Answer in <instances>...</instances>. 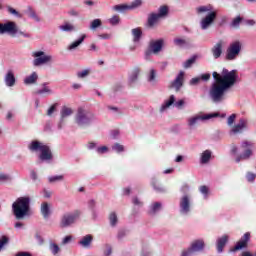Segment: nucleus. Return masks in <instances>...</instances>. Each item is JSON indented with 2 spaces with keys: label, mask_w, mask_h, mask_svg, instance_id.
I'll use <instances>...</instances> for the list:
<instances>
[{
  "label": "nucleus",
  "mask_w": 256,
  "mask_h": 256,
  "mask_svg": "<svg viewBox=\"0 0 256 256\" xmlns=\"http://www.w3.org/2000/svg\"><path fill=\"white\" fill-rule=\"evenodd\" d=\"M212 77L214 83L211 85L209 95L214 103H223L225 101V93L228 89H231L235 83H237V70H227L224 69L222 75L213 72Z\"/></svg>",
  "instance_id": "1"
},
{
  "label": "nucleus",
  "mask_w": 256,
  "mask_h": 256,
  "mask_svg": "<svg viewBox=\"0 0 256 256\" xmlns=\"http://www.w3.org/2000/svg\"><path fill=\"white\" fill-rule=\"evenodd\" d=\"M31 211V198L29 196L19 197L12 204V213L18 221L25 219Z\"/></svg>",
  "instance_id": "2"
},
{
  "label": "nucleus",
  "mask_w": 256,
  "mask_h": 256,
  "mask_svg": "<svg viewBox=\"0 0 256 256\" xmlns=\"http://www.w3.org/2000/svg\"><path fill=\"white\" fill-rule=\"evenodd\" d=\"M196 11L197 13H208L200 22L201 29H209L212 23H215V19H217V11H213V6L211 4L200 6Z\"/></svg>",
  "instance_id": "3"
},
{
  "label": "nucleus",
  "mask_w": 256,
  "mask_h": 256,
  "mask_svg": "<svg viewBox=\"0 0 256 256\" xmlns=\"http://www.w3.org/2000/svg\"><path fill=\"white\" fill-rule=\"evenodd\" d=\"M28 149L30 151H40V156L39 159L41 161H51V159H53V154L51 153V148H49V146L44 145L43 143L34 140L32 141L29 146Z\"/></svg>",
  "instance_id": "4"
},
{
  "label": "nucleus",
  "mask_w": 256,
  "mask_h": 256,
  "mask_svg": "<svg viewBox=\"0 0 256 256\" xmlns=\"http://www.w3.org/2000/svg\"><path fill=\"white\" fill-rule=\"evenodd\" d=\"M95 119V115L83 108H78L75 123L78 127H87Z\"/></svg>",
  "instance_id": "5"
},
{
  "label": "nucleus",
  "mask_w": 256,
  "mask_h": 256,
  "mask_svg": "<svg viewBox=\"0 0 256 256\" xmlns=\"http://www.w3.org/2000/svg\"><path fill=\"white\" fill-rule=\"evenodd\" d=\"M79 217H81V210H75L72 213L63 214L60 220L61 229H65V227H71V225H73L76 219H79Z\"/></svg>",
  "instance_id": "6"
},
{
  "label": "nucleus",
  "mask_w": 256,
  "mask_h": 256,
  "mask_svg": "<svg viewBox=\"0 0 256 256\" xmlns=\"http://www.w3.org/2000/svg\"><path fill=\"white\" fill-rule=\"evenodd\" d=\"M253 141L244 140L241 143V149H244V152L236 157V163H240L241 161H245L253 155Z\"/></svg>",
  "instance_id": "7"
},
{
  "label": "nucleus",
  "mask_w": 256,
  "mask_h": 256,
  "mask_svg": "<svg viewBox=\"0 0 256 256\" xmlns=\"http://www.w3.org/2000/svg\"><path fill=\"white\" fill-rule=\"evenodd\" d=\"M241 53V42L235 41L227 49L226 59L227 61H233L237 59V55Z\"/></svg>",
  "instance_id": "8"
},
{
  "label": "nucleus",
  "mask_w": 256,
  "mask_h": 256,
  "mask_svg": "<svg viewBox=\"0 0 256 256\" xmlns=\"http://www.w3.org/2000/svg\"><path fill=\"white\" fill-rule=\"evenodd\" d=\"M205 249V242L203 240H195L191 247L187 250H183L181 256H191L193 253L203 251Z\"/></svg>",
  "instance_id": "9"
},
{
  "label": "nucleus",
  "mask_w": 256,
  "mask_h": 256,
  "mask_svg": "<svg viewBox=\"0 0 256 256\" xmlns=\"http://www.w3.org/2000/svg\"><path fill=\"white\" fill-rule=\"evenodd\" d=\"M33 57H36V59L33 60V65L35 67H39V65H45V63H50V61L53 59V57L50 55H45V52L43 51L34 52Z\"/></svg>",
  "instance_id": "10"
},
{
  "label": "nucleus",
  "mask_w": 256,
  "mask_h": 256,
  "mask_svg": "<svg viewBox=\"0 0 256 256\" xmlns=\"http://www.w3.org/2000/svg\"><path fill=\"white\" fill-rule=\"evenodd\" d=\"M10 33V35H16L19 33V29L17 28V24L13 21L7 22L5 24L0 23V34Z\"/></svg>",
  "instance_id": "11"
},
{
  "label": "nucleus",
  "mask_w": 256,
  "mask_h": 256,
  "mask_svg": "<svg viewBox=\"0 0 256 256\" xmlns=\"http://www.w3.org/2000/svg\"><path fill=\"white\" fill-rule=\"evenodd\" d=\"M250 239H251V233L246 232L241 237V239L236 243V245L231 249V251L235 253V251H241V249H247Z\"/></svg>",
  "instance_id": "12"
},
{
  "label": "nucleus",
  "mask_w": 256,
  "mask_h": 256,
  "mask_svg": "<svg viewBox=\"0 0 256 256\" xmlns=\"http://www.w3.org/2000/svg\"><path fill=\"white\" fill-rule=\"evenodd\" d=\"M213 117H219V113L205 114L203 116H194L188 120L189 127H194L199 121H207L213 119Z\"/></svg>",
  "instance_id": "13"
},
{
  "label": "nucleus",
  "mask_w": 256,
  "mask_h": 256,
  "mask_svg": "<svg viewBox=\"0 0 256 256\" xmlns=\"http://www.w3.org/2000/svg\"><path fill=\"white\" fill-rule=\"evenodd\" d=\"M185 81V73L180 72L176 79L170 83L169 88L175 89L176 92H179L181 90V87H183V82Z\"/></svg>",
  "instance_id": "14"
},
{
  "label": "nucleus",
  "mask_w": 256,
  "mask_h": 256,
  "mask_svg": "<svg viewBox=\"0 0 256 256\" xmlns=\"http://www.w3.org/2000/svg\"><path fill=\"white\" fill-rule=\"evenodd\" d=\"M163 49V39L159 40H151L149 43V50L147 52V55L150 53L157 54Z\"/></svg>",
  "instance_id": "15"
},
{
  "label": "nucleus",
  "mask_w": 256,
  "mask_h": 256,
  "mask_svg": "<svg viewBox=\"0 0 256 256\" xmlns=\"http://www.w3.org/2000/svg\"><path fill=\"white\" fill-rule=\"evenodd\" d=\"M191 211V198L185 195L180 199V213L187 215Z\"/></svg>",
  "instance_id": "16"
},
{
  "label": "nucleus",
  "mask_w": 256,
  "mask_h": 256,
  "mask_svg": "<svg viewBox=\"0 0 256 256\" xmlns=\"http://www.w3.org/2000/svg\"><path fill=\"white\" fill-rule=\"evenodd\" d=\"M4 82L6 87H15V83H17V79L15 78V72L13 70H8L5 77Z\"/></svg>",
  "instance_id": "17"
},
{
  "label": "nucleus",
  "mask_w": 256,
  "mask_h": 256,
  "mask_svg": "<svg viewBox=\"0 0 256 256\" xmlns=\"http://www.w3.org/2000/svg\"><path fill=\"white\" fill-rule=\"evenodd\" d=\"M247 129V120L240 119L239 123L233 126L230 133H233L234 135H237L239 133H243V130Z\"/></svg>",
  "instance_id": "18"
},
{
  "label": "nucleus",
  "mask_w": 256,
  "mask_h": 256,
  "mask_svg": "<svg viewBox=\"0 0 256 256\" xmlns=\"http://www.w3.org/2000/svg\"><path fill=\"white\" fill-rule=\"evenodd\" d=\"M159 19L161 18L157 15V13H150L148 15L146 27H148L149 29H153V27H155V25L159 23Z\"/></svg>",
  "instance_id": "19"
},
{
  "label": "nucleus",
  "mask_w": 256,
  "mask_h": 256,
  "mask_svg": "<svg viewBox=\"0 0 256 256\" xmlns=\"http://www.w3.org/2000/svg\"><path fill=\"white\" fill-rule=\"evenodd\" d=\"M211 51L214 59H219V57L223 55V41H219L218 43H216L212 47Z\"/></svg>",
  "instance_id": "20"
},
{
  "label": "nucleus",
  "mask_w": 256,
  "mask_h": 256,
  "mask_svg": "<svg viewBox=\"0 0 256 256\" xmlns=\"http://www.w3.org/2000/svg\"><path fill=\"white\" fill-rule=\"evenodd\" d=\"M228 241H229V236H227V235H224L217 239L216 247H217V251L219 253H223V249L227 245Z\"/></svg>",
  "instance_id": "21"
},
{
  "label": "nucleus",
  "mask_w": 256,
  "mask_h": 256,
  "mask_svg": "<svg viewBox=\"0 0 256 256\" xmlns=\"http://www.w3.org/2000/svg\"><path fill=\"white\" fill-rule=\"evenodd\" d=\"M42 217H44L45 219H49V217L51 216V208L49 206V203L47 202H43L41 204V208H40Z\"/></svg>",
  "instance_id": "22"
},
{
  "label": "nucleus",
  "mask_w": 256,
  "mask_h": 256,
  "mask_svg": "<svg viewBox=\"0 0 256 256\" xmlns=\"http://www.w3.org/2000/svg\"><path fill=\"white\" fill-rule=\"evenodd\" d=\"M132 36L134 43H139L141 37H143V30H141V27L132 29Z\"/></svg>",
  "instance_id": "23"
},
{
  "label": "nucleus",
  "mask_w": 256,
  "mask_h": 256,
  "mask_svg": "<svg viewBox=\"0 0 256 256\" xmlns=\"http://www.w3.org/2000/svg\"><path fill=\"white\" fill-rule=\"evenodd\" d=\"M37 79H39V75H37V72H33L30 76L24 79V83L25 85H35Z\"/></svg>",
  "instance_id": "24"
},
{
  "label": "nucleus",
  "mask_w": 256,
  "mask_h": 256,
  "mask_svg": "<svg viewBox=\"0 0 256 256\" xmlns=\"http://www.w3.org/2000/svg\"><path fill=\"white\" fill-rule=\"evenodd\" d=\"M175 103V95H171L169 100H166L164 104L161 106L160 111L163 112L165 109H169L171 105Z\"/></svg>",
  "instance_id": "25"
},
{
  "label": "nucleus",
  "mask_w": 256,
  "mask_h": 256,
  "mask_svg": "<svg viewBox=\"0 0 256 256\" xmlns=\"http://www.w3.org/2000/svg\"><path fill=\"white\" fill-rule=\"evenodd\" d=\"M93 241V236L86 235L82 238V240L79 242L82 247H89Z\"/></svg>",
  "instance_id": "26"
},
{
  "label": "nucleus",
  "mask_w": 256,
  "mask_h": 256,
  "mask_svg": "<svg viewBox=\"0 0 256 256\" xmlns=\"http://www.w3.org/2000/svg\"><path fill=\"white\" fill-rule=\"evenodd\" d=\"M85 37H87L86 35H82L78 40L74 41L69 47V51H73V49H77V47H79V45H81V43H83L85 41Z\"/></svg>",
  "instance_id": "27"
},
{
  "label": "nucleus",
  "mask_w": 256,
  "mask_h": 256,
  "mask_svg": "<svg viewBox=\"0 0 256 256\" xmlns=\"http://www.w3.org/2000/svg\"><path fill=\"white\" fill-rule=\"evenodd\" d=\"M158 17H167V15H169V7L167 6H161L158 10V13H156Z\"/></svg>",
  "instance_id": "28"
},
{
  "label": "nucleus",
  "mask_w": 256,
  "mask_h": 256,
  "mask_svg": "<svg viewBox=\"0 0 256 256\" xmlns=\"http://www.w3.org/2000/svg\"><path fill=\"white\" fill-rule=\"evenodd\" d=\"M158 211H161V203L156 202L152 204L150 210H149V215H155V213H158Z\"/></svg>",
  "instance_id": "29"
},
{
  "label": "nucleus",
  "mask_w": 256,
  "mask_h": 256,
  "mask_svg": "<svg viewBox=\"0 0 256 256\" xmlns=\"http://www.w3.org/2000/svg\"><path fill=\"white\" fill-rule=\"evenodd\" d=\"M26 13H27L28 16H30L35 21H40L39 16H37V13L35 12V10L31 6L27 7Z\"/></svg>",
  "instance_id": "30"
},
{
  "label": "nucleus",
  "mask_w": 256,
  "mask_h": 256,
  "mask_svg": "<svg viewBox=\"0 0 256 256\" xmlns=\"http://www.w3.org/2000/svg\"><path fill=\"white\" fill-rule=\"evenodd\" d=\"M69 115H73V109L64 106L61 110V118L65 119V117H69Z\"/></svg>",
  "instance_id": "31"
},
{
  "label": "nucleus",
  "mask_w": 256,
  "mask_h": 256,
  "mask_svg": "<svg viewBox=\"0 0 256 256\" xmlns=\"http://www.w3.org/2000/svg\"><path fill=\"white\" fill-rule=\"evenodd\" d=\"M241 21H243V18L241 16H237L232 20L230 27H232L233 29H239V25H241Z\"/></svg>",
  "instance_id": "32"
},
{
  "label": "nucleus",
  "mask_w": 256,
  "mask_h": 256,
  "mask_svg": "<svg viewBox=\"0 0 256 256\" xmlns=\"http://www.w3.org/2000/svg\"><path fill=\"white\" fill-rule=\"evenodd\" d=\"M210 159H211V151L210 150L204 151L201 156V163H209Z\"/></svg>",
  "instance_id": "33"
},
{
  "label": "nucleus",
  "mask_w": 256,
  "mask_h": 256,
  "mask_svg": "<svg viewBox=\"0 0 256 256\" xmlns=\"http://www.w3.org/2000/svg\"><path fill=\"white\" fill-rule=\"evenodd\" d=\"M101 25H103V22H101V19H94L90 23V29L91 31H95V29H98V27H101Z\"/></svg>",
  "instance_id": "34"
},
{
  "label": "nucleus",
  "mask_w": 256,
  "mask_h": 256,
  "mask_svg": "<svg viewBox=\"0 0 256 256\" xmlns=\"http://www.w3.org/2000/svg\"><path fill=\"white\" fill-rule=\"evenodd\" d=\"M139 73H141V69L139 68L133 69L132 74L130 76L131 83H135V81H137V78L139 77Z\"/></svg>",
  "instance_id": "35"
},
{
  "label": "nucleus",
  "mask_w": 256,
  "mask_h": 256,
  "mask_svg": "<svg viewBox=\"0 0 256 256\" xmlns=\"http://www.w3.org/2000/svg\"><path fill=\"white\" fill-rule=\"evenodd\" d=\"M195 61H197L196 55H194L190 59L186 60L184 62V69H189L190 67H192V65L195 63Z\"/></svg>",
  "instance_id": "36"
},
{
  "label": "nucleus",
  "mask_w": 256,
  "mask_h": 256,
  "mask_svg": "<svg viewBox=\"0 0 256 256\" xmlns=\"http://www.w3.org/2000/svg\"><path fill=\"white\" fill-rule=\"evenodd\" d=\"M174 45H176V47H185V45H187V40L183 38H175Z\"/></svg>",
  "instance_id": "37"
},
{
  "label": "nucleus",
  "mask_w": 256,
  "mask_h": 256,
  "mask_svg": "<svg viewBox=\"0 0 256 256\" xmlns=\"http://www.w3.org/2000/svg\"><path fill=\"white\" fill-rule=\"evenodd\" d=\"M50 251L53 255H58L59 251H61V248H59V245L55 243L50 244Z\"/></svg>",
  "instance_id": "38"
},
{
  "label": "nucleus",
  "mask_w": 256,
  "mask_h": 256,
  "mask_svg": "<svg viewBox=\"0 0 256 256\" xmlns=\"http://www.w3.org/2000/svg\"><path fill=\"white\" fill-rule=\"evenodd\" d=\"M110 25H119L121 18L119 17V15H114L112 16L109 20Z\"/></svg>",
  "instance_id": "39"
},
{
  "label": "nucleus",
  "mask_w": 256,
  "mask_h": 256,
  "mask_svg": "<svg viewBox=\"0 0 256 256\" xmlns=\"http://www.w3.org/2000/svg\"><path fill=\"white\" fill-rule=\"evenodd\" d=\"M109 221L112 227H115V225H117V214L115 212H112L110 214Z\"/></svg>",
  "instance_id": "40"
},
{
  "label": "nucleus",
  "mask_w": 256,
  "mask_h": 256,
  "mask_svg": "<svg viewBox=\"0 0 256 256\" xmlns=\"http://www.w3.org/2000/svg\"><path fill=\"white\" fill-rule=\"evenodd\" d=\"M114 11H127V9H129V5L127 4H119V5H115L113 7Z\"/></svg>",
  "instance_id": "41"
},
{
  "label": "nucleus",
  "mask_w": 256,
  "mask_h": 256,
  "mask_svg": "<svg viewBox=\"0 0 256 256\" xmlns=\"http://www.w3.org/2000/svg\"><path fill=\"white\" fill-rule=\"evenodd\" d=\"M143 0H134L131 5H128L129 9H137V7H141Z\"/></svg>",
  "instance_id": "42"
},
{
  "label": "nucleus",
  "mask_w": 256,
  "mask_h": 256,
  "mask_svg": "<svg viewBox=\"0 0 256 256\" xmlns=\"http://www.w3.org/2000/svg\"><path fill=\"white\" fill-rule=\"evenodd\" d=\"M8 13H10L11 15H15V17H18L19 19H21V17H23V15L19 12H17V10H15L13 7L8 6Z\"/></svg>",
  "instance_id": "43"
},
{
  "label": "nucleus",
  "mask_w": 256,
  "mask_h": 256,
  "mask_svg": "<svg viewBox=\"0 0 256 256\" xmlns=\"http://www.w3.org/2000/svg\"><path fill=\"white\" fill-rule=\"evenodd\" d=\"M113 151H116L117 153H123L125 151V147L119 143H116L112 147Z\"/></svg>",
  "instance_id": "44"
},
{
  "label": "nucleus",
  "mask_w": 256,
  "mask_h": 256,
  "mask_svg": "<svg viewBox=\"0 0 256 256\" xmlns=\"http://www.w3.org/2000/svg\"><path fill=\"white\" fill-rule=\"evenodd\" d=\"M60 29H61V31L69 32V31H73L75 29V27L69 23H66V24L60 26Z\"/></svg>",
  "instance_id": "45"
},
{
  "label": "nucleus",
  "mask_w": 256,
  "mask_h": 256,
  "mask_svg": "<svg viewBox=\"0 0 256 256\" xmlns=\"http://www.w3.org/2000/svg\"><path fill=\"white\" fill-rule=\"evenodd\" d=\"M57 181H63V175L52 176L49 178L50 183H55Z\"/></svg>",
  "instance_id": "46"
},
{
  "label": "nucleus",
  "mask_w": 256,
  "mask_h": 256,
  "mask_svg": "<svg viewBox=\"0 0 256 256\" xmlns=\"http://www.w3.org/2000/svg\"><path fill=\"white\" fill-rule=\"evenodd\" d=\"M7 243H9V238L7 236H2L0 239V251L3 249L4 245H7Z\"/></svg>",
  "instance_id": "47"
},
{
  "label": "nucleus",
  "mask_w": 256,
  "mask_h": 256,
  "mask_svg": "<svg viewBox=\"0 0 256 256\" xmlns=\"http://www.w3.org/2000/svg\"><path fill=\"white\" fill-rule=\"evenodd\" d=\"M6 181H11V176L7 174H0V183H6Z\"/></svg>",
  "instance_id": "48"
},
{
  "label": "nucleus",
  "mask_w": 256,
  "mask_h": 256,
  "mask_svg": "<svg viewBox=\"0 0 256 256\" xmlns=\"http://www.w3.org/2000/svg\"><path fill=\"white\" fill-rule=\"evenodd\" d=\"M57 103L53 104L47 111V115L49 117H51L53 115V113H55L56 109H57Z\"/></svg>",
  "instance_id": "49"
},
{
  "label": "nucleus",
  "mask_w": 256,
  "mask_h": 256,
  "mask_svg": "<svg viewBox=\"0 0 256 256\" xmlns=\"http://www.w3.org/2000/svg\"><path fill=\"white\" fill-rule=\"evenodd\" d=\"M96 151L99 155H103V153H107V151H109V148H107V146H102L98 147Z\"/></svg>",
  "instance_id": "50"
},
{
  "label": "nucleus",
  "mask_w": 256,
  "mask_h": 256,
  "mask_svg": "<svg viewBox=\"0 0 256 256\" xmlns=\"http://www.w3.org/2000/svg\"><path fill=\"white\" fill-rule=\"evenodd\" d=\"M155 77H157V72L155 71V69L150 70V75H149L148 80L150 82H153V81H155Z\"/></svg>",
  "instance_id": "51"
},
{
  "label": "nucleus",
  "mask_w": 256,
  "mask_h": 256,
  "mask_svg": "<svg viewBox=\"0 0 256 256\" xmlns=\"http://www.w3.org/2000/svg\"><path fill=\"white\" fill-rule=\"evenodd\" d=\"M87 75H89V70H83L77 73V77H79V79H83L87 77Z\"/></svg>",
  "instance_id": "52"
},
{
  "label": "nucleus",
  "mask_w": 256,
  "mask_h": 256,
  "mask_svg": "<svg viewBox=\"0 0 256 256\" xmlns=\"http://www.w3.org/2000/svg\"><path fill=\"white\" fill-rule=\"evenodd\" d=\"M237 119V114H232L228 117V125H233L235 123V120Z\"/></svg>",
  "instance_id": "53"
},
{
  "label": "nucleus",
  "mask_w": 256,
  "mask_h": 256,
  "mask_svg": "<svg viewBox=\"0 0 256 256\" xmlns=\"http://www.w3.org/2000/svg\"><path fill=\"white\" fill-rule=\"evenodd\" d=\"M43 93H51V89H49V87H44L43 89L36 91V95H43Z\"/></svg>",
  "instance_id": "54"
},
{
  "label": "nucleus",
  "mask_w": 256,
  "mask_h": 256,
  "mask_svg": "<svg viewBox=\"0 0 256 256\" xmlns=\"http://www.w3.org/2000/svg\"><path fill=\"white\" fill-rule=\"evenodd\" d=\"M199 191L202 195H209V188L207 186H200Z\"/></svg>",
  "instance_id": "55"
},
{
  "label": "nucleus",
  "mask_w": 256,
  "mask_h": 256,
  "mask_svg": "<svg viewBox=\"0 0 256 256\" xmlns=\"http://www.w3.org/2000/svg\"><path fill=\"white\" fill-rule=\"evenodd\" d=\"M255 174L249 172L247 175H246V178H247V181H249V183H253V181H255Z\"/></svg>",
  "instance_id": "56"
},
{
  "label": "nucleus",
  "mask_w": 256,
  "mask_h": 256,
  "mask_svg": "<svg viewBox=\"0 0 256 256\" xmlns=\"http://www.w3.org/2000/svg\"><path fill=\"white\" fill-rule=\"evenodd\" d=\"M199 83H201V78L200 77L192 78L191 81H190V85H199Z\"/></svg>",
  "instance_id": "57"
},
{
  "label": "nucleus",
  "mask_w": 256,
  "mask_h": 256,
  "mask_svg": "<svg viewBox=\"0 0 256 256\" xmlns=\"http://www.w3.org/2000/svg\"><path fill=\"white\" fill-rule=\"evenodd\" d=\"M209 79H211V74H209V73L202 74L200 76V81H209Z\"/></svg>",
  "instance_id": "58"
},
{
  "label": "nucleus",
  "mask_w": 256,
  "mask_h": 256,
  "mask_svg": "<svg viewBox=\"0 0 256 256\" xmlns=\"http://www.w3.org/2000/svg\"><path fill=\"white\" fill-rule=\"evenodd\" d=\"M68 15H70L71 17H79V13L75 9L70 10L68 12Z\"/></svg>",
  "instance_id": "59"
},
{
  "label": "nucleus",
  "mask_w": 256,
  "mask_h": 256,
  "mask_svg": "<svg viewBox=\"0 0 256 256\" xmlns=\"http://www.w3.org/2000/svg\"><path fill=\"white\" fill-rule=\"evenodd\" d=\"M127 235V233L125 232V230H120L118 232L117 238L118 239H123V237H125Z\"/></svg>",
  "instance_id": "60"
},
{
  "label": "nucleus",
  "mask_w": 256,
  "mask_h": 256,
  "mask_svg": "<svg viewBox=\"0 0 256 256\" xmlns=\"http://www.w3.org/2000/svg\"><path fill=\"white\" fill-rule=\"evenodd\" d=\"M72 239L73 238L71 236H66L62 241L63 245H67V243H69Z\"/></svg>",
  "instance_id": "61"
},
{
  "label": "nucleus",
  "mask_w": 256,
  "mask_h": 256,
  "mask_svg": "<svg viewBox=\"0 0 256 256\" xmlns=\"http://www.w3.org/2000/svg\"><path fill=\"white\" fill-rule=\"evenodd\" d=\"M99 37L100 39H110L111 34L104 33V34H100Z\"/></svg>",
  "instance_id": "62"
},
{
  "label": "nucleus",
  "mask_w": 256,
  "mask_h": 256,
  "mask_svg": "<svg viewBox=\"0 0 256 256\" xmlns=\"http://www.w3.org/2000/svg\"><path fill=\"white\" fill-rule=\"evenodd\" d=\"M15 256H32L29 252H18Z\"/></svg>",
  "instance_id": "63"
},
{
  "label": "nucleus",
  "mask_w": 256,
  "mask_h": 256,
  "mask_svg": "<svg viewBox=\"0 0 256 256\" xmlns=\"http://www.w3.org/2000/svg\"><path fill=\"white\" fill-rule=\"evenodd\" d=\"M241 256H253V255L249 251H244V252L241 253Z\"/></svg>",
  "instance_id": "64"
}]
</instances>
